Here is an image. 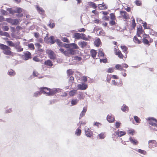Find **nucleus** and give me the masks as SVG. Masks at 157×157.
I'll return each mask as SVG.
<instances>
[{"label":"nucleus","instance_id":"5701e85b","mask_svg":"<svg viewBox=\"0 0 157 157\" xmlns=\"http://www.w3.org/2000/svg\"><path fill=\"white\" fill-rule=\"evenodd\" d=\"M105 133L102 132L98 134V138L99 139H103L105 138Z\"/></svg>","mask_w":157,"mask_h":157},{"label":"nucleus","instance_id":"20e7f679","mask_svg":"<svg viewBox=\"0 0 157 157\" xmlns=\"http://www.w3.org/2000/svg\"><path fill=\"white\" fill-rule=\"evenodd\" d=\"M148 147L150 149H153L157 146V142L154 140H150L148 141Z\"/></svg>","mask_w":157,"mask_h":157},{"label":"nucleus","instance_id":"f257e3e1","mask_svg":"<svg viewBox=\"0 0 157 157\" xmlns=\"http://www.w3.org/2000/svg\"><path fill=\"white\" fill-rule=\"evenodd\" d=\"M0 48L3 50V52L5 54L10 55L12 53V52L10 51V48L6 45L0 44Z\"/></svg>","mask_w":157,"mask_h":157},{"label":"nucleus","instance_id":"0eeeda50","mask_svg":"<svg viewBox=\"0 0 157 157\" xmlns=\"http://www.w3.org/2000/svg\"><path fill=\"white\" fill-rule=\"evenodd\" d=\"M41 90L42 93L46 94L47 96H50L49 94L50 92V89L45 87H41L40 88Z\"/></svg>","mask_w":157,"mask_h":157},{"label":"nucleus","instance_id":"864d4df0","mask_svg":"<svg viewBox=\"0 0 157 157\" xmlns=\"http://www.w3.org/2000/svg\"><path fill=\"white\" fill-rule=\"evenodd\" d=\"M87 81V77L86 76H83L82 78V81L84 82H86Z\"/></svg>","mask_w":157,"mask_h":157},{"label":"nucleus","instance_id":"0e129e2a","mask_svg":"<svg viewBox=\"0 0 157 157\" xmlns=\"http://www.w3.org/2000/svg\"><path fill=\"white\" fill-rule=\"evenodd\" d=\"M100 61L101 62H103V63H105L107 62V59L106 58L104 59H100Z\"/></svg>","mask_w":157,"mask_h":157},{"label":"nucleus","instance_id":"ea45409f","mask_svg":"<svg viewBox=\"0 0 157 157\" xmlns=\"http://www.w3.org/2000/svg\"><path fill=\"white\" fill-rule=\"evenodd\" d=\"M98 56L99 57H102L104 56V53L102 52V49H100L98 53Z\"/></svg>","mask_w":157,"mask_h":157},{"label":"nucleus","instance_id":"dca6fc26","mask_svg":"<svg viewBox=\"0 0 157 157\" xmlns=\"http://www.w3.org/2000/svg\"><path fill=\"white\" fill-rule=\"evenodd\" d=\"M19 42H17L16 44V46L15 47V48L16 49H17L18 52H21L23 50V48L19 45Z\"/></svg>","mask_w":157,"mask_h":157},{"label":"nucleus","instance_id":"3c124183","mask_svg":"<svg viewBox=\"0 0 157 157\" xmlns=\"http://www.w3.org/2000/svg\"><path fill=\"white\" fill-rule=\"evenodd\" d=\"M143 41L144 44H149V42L144 37L143 39Z\"/></svg>","mask_w":157,"mask_h":157},{"label":"nucleus","instance_id":"bb28decb","mask_svg":"<svg viewBox=\"0 0 157 157\" xmlns=\"http://www.w3.org/2000/svg\"><path fill=\"white\" fill-rule=\"evenodd\" d=\"M94 44L97 47L99 46L101 44V41L100 39L99 38H97L94 41Z\"/></svg>","mask_w":157,"mask_h":157},{"label":"nucleus","instance_id":"cd10ccee","mask_svg":"<svg viewBox=\"0 0 157 157\" xmlns=\"http://www.w3.org/2000/svg\"><path fill=\"white\" fill-rule=\"evenodd\" d=\"M87 94L86 93H83L81 92L79 94V96L78 98L80 99H83L85 97V95H86Z\"/></svg>","mask_w":157,"mask_h":157},{"label":"nucleus","instance_id":"f03ea898","mask_svg":"<svg viewBox=\"0 0 157 157\" xmlns=\"http://www.w3.org/2000/svg\"><path fill=\"white\" fill-rule=\"evenodd\" d=\"M147 120L148 121L149 124L155 127L154 128V129L157 131V120L153 117H148L147 119Z\"/></svg>","mask_w":157,"mask_h":157},{"label":"nucleus","instance_id":"9d476101","mask_svg":"<svg viewBox=\"0 0 157 157\" xmlns=\"http://www.w3.org/2000/svg\"><path fill=\"white\" fill-rule=\"evenodd\" d=\"M121 16L125 19H128L129 17L128 14L125 11H121L120 12Z\"/></svg>","mask_w":157,"mask_h":157},{"label":"nucleus","instance_id":"6e6552de","mask_svg":"<svg viewBox=\"0 0 157 157\" xmlns=\"http://www.w3.org/2000/svg\"><path fill=\"white\" fill-rule=\"evenodd\" d=\"M31 53L28 51H26L24 53V55L22 56V58L24 60H27L31 58Z\"/></svg>","mask_w":157,"mask_h":157},{"label":"nucleus","instance_id":"09e8293b","mask_svg":"<svg viewBox=\"0 0 157 157\" xmlns=\"http://www.w3.org/2000/svg\"><path fill=\"white\" fill-rule=\"evenodd\" d=\"M134 119L137 123H140V119L137 116H135L134 117Z\"/></svg>","mask_w":157,"mask_h":157},{"label":"nucleus","instance_id":"9b49d317","mask_svg":"<svg viewBox=\"0 0 157 157\" xmlns=\"http://www.w3.org/2000/svg\"><path fill=\"white\" fill-rule=\"evenodd\" d=\"M85 134L86 136L89 137H91L92 135V132L91 130L88 128H85Z\"/></svg>","mask_w":157,"mask_h":157},{"label":"nucleus","instance_id":"de8ad7c7","mask_svg":"<svg viewBox=\"0 0 157 157\" xmlns=\"http://www.w3.org/2000/svg\"><path fill=\"white\" fill-rule=\"evenodd\" d=\"M121 124V123L120 122L117 121L115 124V125L116 126V128H119L120 127Z\"/></svg>","mask_w":157,"mask_h":157},{"label":"nucleus","instance_id":"4c0bfd02","mask_svg":"<svg viewBox=\"0 0 157 157\" xmlns=\"http://www.w3.org/2000/svg\"><path fill=\"white\" fill-rule=\"evenodd\" d=\"M81 133V130L79 128H78L76 129L75 132V134L77 136H80Z\"/></svg>","mask_w":157,"mask_h":157},{"label":"nucleus","instance_id":"1a4fd4ad","mask_svg":"<svg viewBox=\"0 0 157 157\" xmlns=\"http://www.w3.org/2000/svg\"><path fill=\"white\" fill-rule=\"evenodd\" d=\"M87 85L85 83L78 84L77 86L78 89L80 90H86L87 88Z\"/></svg>","mask_w":157,"mask_h":157},{"label":"nucleus","instance_id":"7c9ffc66","mask_svg":"<svg viewBox=\"0 0 157 157\" xmlns=\"http://www.w3.org/2000/svg\"><path fill=\"white\" fill-rule=\"evenodd\" d=\"M8 73V75L10 76H13L15 75V72L12 69L9 70Z\"/></svg>","mask_w":157,"mask_h":157},{"label":"nucleus","instance_id":"412c9836","mask_svg":"<svg viewBox=\"0 0 157 157\" xmlns=\"http://www.w3.org/2000/svg\"><path fill=\"white\" fill-rule=\"evenodd\" d=\"M129 141L131 143L134 145H137L138 144V142L136 140L134 139L133 138L130 137L129 138Z\"/></svg>","mask_w":157,"mask_h":157},{"label":"nucleus","instance_id":"69168bd1","mask_svg":"<svg viewBox=\"0 0 157 157\" xmlns=\"http://www.w3.org/2000/svg\"><path fill=\"white\" fill-rule=\"evenodd\" d=\"M104 4V3L103 2L102 4H99L98 5V8L101 10H103V9L102 8L103 7V4Z\"/></svg>","mask_w":157,"mask_h":157},{"label":"nucleus","instance_id":"774afa93","mask_svg":"<svg viewBox=\"0 0 157 157\" xmlns=\"http://www.w3.org/2000/svg\"><path fill=\"white\" fill-rule=\"evenodd\" d=\"M12 111V109L10 108L7 109H6L5 111V112L6 113H11Z\"/></svg>","mask_w":157,"mask_h":157},{"label":"nucleus","instance_id":"13d9d810","mask_svg":"<svg viewBox=\"0 0 157 157\" xmlns=\"http://www.w3.org/2000/svg\"><path fill=\"white\" fill-rule=\"evenodd\" d=\"M86 29L83 28L79 29H78L77 32H84L85 31Z\"/></svg>","mask_w":157,"mask_h":157},{"label":"nucleus","instance_id":"f8f14e48","mask_svg":"<svg viewBox=\"0 0 157 157\" xmlns=\"http://www.w3.org/2000/svg\"><path fill=\"white\" fill-rule=\"evenodd\" d=\"M7 10L9 11L10 13H20L22 12V9L21 8H17L16 10L12 11L11 9H9Z\"/></svg>","mask_w":157,"mask_h":157},{"label":"nucleus","instance_id":"4468645a","mask_svg":"<svg viewBox=\"0 0 157 157\" xmlns=\"http://www.w3.org/2000/svg\"><path fill=\"white\" fill-rule=\"evenodd\" d=\"M115 134L117 135L119 137H121L125 135L126 133L125 132L120 131L118 130L115 132Z\"/></svg>","mask_w":157,"mask_h":157},{"label":"nucleus","instance_id":"bf43d9fd","mask_svg":"<svg viewBox=\"0 0 157 157\" xmlns=\"http://www.w3.org/2000/svg\"><path fill=\"white\" fill-rule=\"evenodd\" d=\"M135 3L137 6H139L141 4V1L140 0H137L135 1Z\"/></svg>","mask_w":157,"mask_h":157},{"label":"nucleus","instance_id":"f704fd0d","mask_svg":"<svg viewBox=\"0 0 157 157\" xmlns=\"http://www.w3.org/2000/svg\"><path fill=\"white\" fill-rule=\"evenodd\" d=\"M56 42L58 45L59 47H62L63 46V43L61 41L58 39H56L55 40V42Z\"/></svg>","mask_w":157,"mask_h":157},{"label":"nucleus","instance_id":"393cba45","mask_svg":"<svg viewBox=\"0 0 157 157\" xmlns=\"http://www.w3.org/2000/svg\"><path fill=\"white\" fill-rule=\"evenodd\" d=\"M0 35L2 36H5L8 37H10V35L7 32H4L2 31H0Z\"/></svg>","mask_w":157,"mask_h":157},{"label":"nucleus","instance_id":"603ef678","mask_svg":"<svg viewBox=\"0 0 157 157\" xmlns=\"http://www.w3.org/2000/svg\"><path fill=\"white\" fill-rule=\"evenodd\" d=\"M67 74L68 75H70L73 73V71L71 69H69L67 71Z\"/></svg>","mask_w":157,"mask_h":157},{"label":"nucleus","instance_id":"aec40b11","mask_svg":"<svg viewBox=\"0 0 157 157\" xmlns=\"http://www.w3.org/2000/svg\"><path fill=\"white\" fill-rule=\"evenodd\" d=\"M58 90L56 88L50 89V92L49 93L50 96L53 95L56 93L58 92Z\"/></svg>","mask_w":157,"mask_h":157},{"label":"nucleus","instance_id":"a18cd8bd","mask_svg":"<svg viewBox=\"0 0 157 157\" xmlns=\"http://www.w3.org/2000/svg\"><path fill=\"white\" fill-rule=\"evenodd\" d=\"M28 46L29 48L32 50H34L35 48L34 45L32 43H30L28 44Z\"/></svg>","mask_w":157,"mask_h":157},{"label":"nucleus","instance_id":"c9c22d12","mask_svg":"<svg viewBox=\"0 0 157 157\" xmlns=\"http://www.w3.org/2000/svg\"><path fill=\"white\" fill-rule=\"evenodd\" d=\"M115 67L116 69L119 70H124V71H126V70H124L122 67L121 66V65L120 64H117L115 66Z\"/></svg>","mask_w":157,"mask_h":157},{"label":"nucleus","instance_id":"a211bd4d","mask_svg":"<svg viewBox=\"0 0 157 157\" xmlns=\"http://www.w3.org/2000/svg\"><path fill=\"white\" fill-rule=\"evenodd\" d=\"M121 109L123 112H127L128 111L129 109L128 106H127L125 105L124 104L121 106Z\"/></svg>","mask_w":157,"mask_h":157},{"label":"nucleus","instance_id":"58836bf2","mask_svg":"<svg viewBox=\"0 0 157 157\" xmlns=\"http://www.w3.org/2000/svg\"><path fill=\"white\" fill-rule=\"evenodd\" d=\"M116 54L118 55V56L120 58H122L123 57V55L121 52V51L119 50L118 51L116 52Z\"/></svg>","mask_w":157,"mask_h":157},{"label":"nucleus","instance_id":"4d7b16f0","mask_svg":"<svg viewBox=\"0 0 157 157\" xmlns=\"http://www.w3.org/2000/svg\"><path fill=\"white\" fill-rule=\"evenodd\" d=\"M61 40L64 42H67V43L69 42L67 38H66V37H62Z\"/></svg>","mask_w":157,"mask_h":157},{"label":"nucleus","instance_id":"72a5a7b5","mask_svg":"<svg viewBox=\"0 0 157 157\" xmlns=\"http://www.w3.org/2000/svg\"><path fill=\"white\" fill-rule=\"evenodd\" d=\"M49 40L50 43L52 44H53L55 42V40H54V37L53 36H50L49 38Z\"/></svg>","mask_w":157,"mask_h":157},{"label":"nucleus","instance_id":"6ab92c4d","mask_svg":"<svg viewBox=\"0 0 157 157\" xmlns=\"http://www.w3.org/2000/svg\"><path fill=\"white\" fill-rule=\"evenodd\" d=\"M86 111V108L85 107H83V110L82 111L81 113L80 114L79 117V119H81L82 117H83L85 115Z\"/></svg>","mask_w":157,"mask_h":157},{"label":"nucleus","instance_id":"473e14b6","mask_svg":"<svg viewBox=\"0 0 157 157\" xmlns=\"http://www.w3.org/2000/svg\"><path fill=\"white\" fill-rule=\"evenodd\" d=\"M91 56L93 58H95L97 54V52L94 50H92L90 51Z\"/></svg>","mask_w":157,"mask_h":157},{"label":"nucleus","instance_id":"79ce46f5","mask_svg":"<svg viewBox=\"0 0 157 157\" xmlns=\"http://www.w3.org/2000/svg\"><path fill=\"white\" fill-rule=\"evenodd\" d=\"M142 31L141 27V28H137V35L138 36H140V35L142 32Z\"/></svg>","mask_w":157,"mask_h":157},{"label":"nucleus","instance_id":"423d86ee","mask_svg":"<svg viewBox=\"0 0 157 157\" xmlns=\"http://www.w3.org/2000/svg\"><path fill=\"white\" fill-rule=\"evenodd\" d=\"M46 53L48 55L49 58L51 59H54L56 55L54 52L51 50L48 49L46 51Z\"/></svg>","mask_w":157,"mask_h":157},{"label":"nucleus","instance_id":"680f3d73","mask_svg":"<svg viewBox=\"0 0 157 157\" xmlns=\"http://www.w3.org/2000/svg\"><path fill=\"white\" fill-rule=\"evenodd\" d=\"M2 28L4 31H7L9 29V28L8 26H3Z\"/></svg>","mask_w":157,"mask_h":157},{"label":"nucleus","instance_id":"5fc2aeb1","mask_svg":"<svg viewBox=\"0 0 157 157\" xmlns=\"http://www.w3.org/2000/svg\"><path fill=\"white\" fill-rule=\"evenodd\" d=\"M101 123L99 122H95L93 124L94 126H96L98 128L101 125Z\"/></svg>","mask_w":157,"mask_h":157},{"label":"nucleus","instance_id":"2eb2a0df","mask_svg":"<svg viewBox=\"0 0 157 157\" xmlns=\"http://www.w3.org/2000/svg\"><path fill=\"white\" fill-rule=\"evenodd\" d=\"M107 119L110 123L113 122L115 120L114 117L111 114H109L107 116Z\"/></svg>","mask_w":157,"mask_h":157},{"label":"nucleus","instance_id":"2f4dec72","mask_svg":"<svg viewBox=\"0 0 157 157\" xmlns=\"http://www.w3.org/2000/svg\"><path fill=\"white\" fill-rule=\"evenodd\" d=\"M121 48L125 53L127 54L128 53V48L126 47L125 46H121Z\"/></svg>","mask_w":157,"mask_h":157},{"label":"nucleus","instance_id":"f3484780","mask_svg":"<svg viewBox=\"0 0 157 157\" xmlns=\"http://www.w3.org/2000/svg\"><path fill=\"white\" fill-rule=\"evenodd\" d=\"M42 94V92L41 90L40 89V91H36L33 93V97L35 98L37 97L40 95Z\"/></svg>","mask_w":157,"mask_h":157},{"label":"nucleus","instance_id":"c756f323","mask_svg":"<svg viewBox=\"0 0 157 157\" xmlns=\"http://www.w3.org/2000/svg\"><path fill=\"white\" fill-rule=\"evenodd\" d=\"M70 46V48H71L74 50V49H78V47L77 44L75 43H71Z\"/></svg>","mask_w":157,"mask_h":157},{"label":"nucleus","instance_id":"7ed1b4c3","mask_svg":"<svg viewBox=\"0 0 157 157\" xmlns=\"http://www.w3.org/2000/svg\"><path fill=\"white\" fill-rule=\"evenodd\" d=\"M73 37L76 39H81L86 41L89 40V39L86 37V35L84 33H75L73 35Z\"/></svg>","mask_w":157,"mask_h":157},{"label":"nucleus","instance_id":"49530a36","mask_svg":"<svg viewBox=\"0 0 157 157\" xmlns=\"http://www.w3.org/2000/svg\"><path fill=\"white\" fill-rule=\"evenodd\" d=\"M112 78V76L111 75H107L106 77V80L108 83H110V79Z\"/></svg>","mask_w":157,"mask_h":157},{"label":"nucleus","instance_id":"338daca9","mask_svg":"<svg viewBox=\"0 0 157 157\" xmlns=\"http://www.w3.org/2000/svg\"><path fill=\"white\" fill-rule=\"evenodd\" d=\"M33 60L35 61L39 62L40 61V59L38 58L37 56H35L33 58Z\"/></svg>","mask_w":157,"mask_h":157},{"label":"nucleus","instance_id":"c03bdc74","mask_svg":"<svg viewBox=\"0 0 157 157\" xmlns=\"http://www.w3.org/2000/svg\"><path fill=\"white\" fill-rule=\"evenodd\" d=\"M134 41L136 43H138V44H140L141 41L136 36H135L133 39Z\"/></svg>","mask_w":157,"mask_h":157},{"label":"nucleus","instance_id":"4be33fe9","mask_svg":"<svg viewBox=\"0 0 157 157\" xmlns=\"http://www.w3.org/2000/svg\"><path fill=\"white\" fill-rule=\"evenodd\" d=\"M78 44L82 48H84L87 45V43L85 41H82L79 42Z\"/></svg>","mask_w":157,"mask_h":157},{"label":"nucleus","instance_id":"a878e982","mask_svg":"<svg viewBox=\"0 0 157 157\" xmlns=\"http://www.w3.org/2000/svg\"><path fill=\"white\" fill-rule=\"evenodd\" d=\"M69 48L68 49L67 52V54H68L71 55H74L75 53V52L74 50L71 48Z\"/></svg>","mask_w":157,"mask_h":157},{"label":"nucleus","instance_id":"a19ab883","mask_svg":"<svg viewBox=\"0 0 157 157\" xmlns=\"http://www.w3.org/2000/svg\"><path fill=\"white\" fill-rule=\"evenodd\" d=\"M78 100L77 99H72L71 101V104L72 105H76L78 102Z\"/></svg>","mask_w":157,"mask_h":157},{"label":"nucleus","instance_id":"b1692460","mask_svg":"<svg viewBox=\"0 0 157 157\" xmlns=\"http://www.w3.org/2000/svg\"><path fill=\"white\" fill-rule=\"evenodd\" d=\"M7 44L10 46L15 47L17 43H14L12 41H6Z\"/></svg>","mask_w":157,"mask_h":157},{"label":"nucleus","instance_id":"e2e57ef3","mask_svg":"<svg viewBox=\"0 0 157 157\" xmlns=\"http://www.w3.org/2000/svg\"><path fill=\"white\" fill-rule=\"evenodd\" d=\"M59 50L62 53L65 55H67V52L66 51H65L63 49L60 48L59 49Z\"/></svg>","mask_w":157,"mask_h":157},{"label":"nucleus","instance_id":"052dcab7","mask_svg":"<svg viewBox=\"0 0 157 157\" xmlns=\"http://www.w3.org/2000/svg\"><path fill=\"white\" fill-rule=\"evenodd\" d=\"M107 72L109 73H112L114 71V68H109L107 71Z\"/></svg>","mask_w":157,"mask_h":157},{"label":"nucleus","instance_id":"ddd939ff","mask_svg":"<svg viewBox=\"0 0 157 157\" xmlns=\"http://www.w3.org/2000/svg\"><path fill=\"white\" fill-rule=\"evenodd\" d=\"M36 7L37 11L40 14L43 15L45 11L41 7L38 5H36Z\"/></svg>","mask_w":157,"mask_h":157},{"label":"nucleus","instance_id":"e433bc0d","mask_svg":"<svg viewBox=\"0 0 157 157\" xmlns=\"http://www.w3.org/2000/svg\"><path fill=\"white\" fill-rule=\"evenodd\" d=\"M77 90H71L69 92V95L71 96H74L77 93Z\"/></svg>","mask_w":157,"mask_h":157},{"label":"nucleus","instance_id":"37998d69","mask_svg":"<svg viewBox=\"0 0 157 157\" xmlns=\"http://www.w3.org/2000/svg\"><path fill=\"white\" fill-rule=\"evenodd\" d=\"M89 5L91 7H92L94 9H96L97 7L95 4L92 2H90Z\"/></svg>","mask_w":157,"mask_h":157},{"label":"nucleus","instance_id":"39448f33","mask_svg":"<svg viewBox=\"0 0 157 157\" xmlns=\"http://www.w3.org/2000/svg\"><path fill=\"white\" fill-rule=\"evenodd\" d=\"M11 24L12 25H16L19 22L18 19H14L11 18H7L5 20Z\"/></svg>","mask_w":157,"mask_h":157},{"label":"nucleus","instance_id":"6e6d98bb","mask_svg":"<svg viewBox=\"0 0 157 157\" xmlns=\"http://www.w3.org/2000/svg\"><path fill=\"white\" fill-rule=\"evenodd\" d=\"M71 45V44H66L63 43V46H64L66 48H70V46Z\"/></svg>","mask_w":157,"mask_h":157},{"label":"nucleus","instance_id":"8fccbe9b","mask_svg":"<svg viewBox=\"0 0 157 157\" xmlns=\"http://www.w3.org/2000/svg\"><path fill=\"white\" fill-rule=\"evenodd\" d=\"M137 151L138 152L143 154H145L146 153V151H145L140 149H138Z\"/></svg>","mask_w":157,"mask_h":157},{"label":"nucleus","instance_id":"c85d7f7f","mask_svg":"<svg viewBox=\"0 0 157 157\" xmlns=\"http://www.w3.org/2000/svg\"><path fill=\"white\" fill-rule=\"evenodd\" d=\"M44 64L46 65L52 67L53 65V64L52 61L49 59L46 61L44 62Z\"/></svg>","mask_w":157,"mask_h":157}]
</instances>
